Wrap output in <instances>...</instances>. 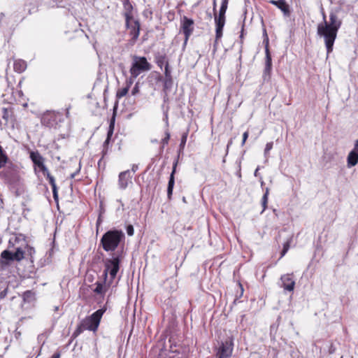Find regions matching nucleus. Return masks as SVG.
Segmentation results:
<instances>
[{"label": "nucleus", "mask_w": 358, "mask_h": 358, "mask_svg": "<svg viewBox=\"0 0 358 358\" xmlns=\"http://www.w3.org/2000/svg\"><path fill=\"white\" fill-rule=\"evenodd\" d=\"M20 248L12 252L8 250H3L0 255V275H8L10 268L14 266L15 262H20L24 258L23 252Z\"/></svg>", "instance_id": "nucleus-2"}, {"label": "nucleus", "mask_w": 358, "mask_h": 358, "mask_svg": "<svg viewBox=\"0 0 358 358\" xmlns=\"http://www.w3.org/2000/svg\"><path fill=\"white\" fill-rule=\"evenodd\" d=\"M129 86H126L125 87L120 90L117 93V96L119 98L124 96L129 92Z\"/></svg>", "instance_id": "nucleus-34"}, {"label": "nucleus", "mask_w": 358, "mask_h": 358, "mask_svg": "<svg viewBox=\"0 0 358 358\" xmlns=\"http://www.w3.org/2000/svg\"><path fill=\"white\" fill-rule=\"evenodd\" d=\"M165 135V137L162 139V144L164 145H167L169 143V141L170 139V133L169 132V131H166Z\"/></svg>", "instance_id": "nucleus-39"}, {"label": "nucleus", "mask_w": 358, "mask_h": 358, "mask_svg": "<svg viewBox=\"0 0 358 358\" xmlns=\"http://www.w3.org/2000/svg\"><path fill=\"white\" fill-rule=\"evenodd\" d=\"M8 292V285L4 282H0V299H3Z\"/></svg>", "instance_id": "nucleus-28"}, {"label": "nucleus", "mask_w": 358, "mask_h": 358, "mask_svg": "<svg viewBox=\"0 0 358 358\" xmlns=\"http://www.w3.org/2000/svg\"><path fill=\"white\" fill-rule=\"evenodd\" d=\"M80 164H79L78 169L74 173H72L71 174V178H74L76 177V176L80 172Z\"/></svg>", "instance_id": "nucleus-46"}, {"label": "nucleus", "mask_w": 358, "mask_h": 358, "mask_svg": "<svg viewBox=\"0 0 358 358\" xmlns=\"http://www.w3.org/2000/svg\"><path fill=\"white\" fill-rule=\"evenodd\" d=\"M176 163L173 166V171L171 173V176L169 177V182H168V187H167V196L169 199H171L172 194H173V189L175 184V178H174V174L176 171Z\"/></svg>", "instance_id": "nucleus-21"}, {"label": "nucleus", "mask_w": 358, "mask_h": 358, "mask_svg": "<svg viewBox=\"0 0 358 358\" xmlns=\"http://www.w3.org/2000/svg\"><path fill=\"white\" fill-rule=\"evenodd\" d=\"M111 138H106L105 141L103 142V150L102 151L103 156L102 158L104 157L105 155L107 153V146L108 145Z\"/></svg>", "instance_id": "nucleus-38"}, {"label": "nucleus", "mask_w": 358, "mask_h": 358, "mask_svg": "<svg viewBox=\"0 0 358 358\" xmlns=\"http://www.w3.org/2000/svg\"><path fill=\"white\" fill-rule=\"evenodd\" d=\"M273 148V142L267 143L264 149V155H266Z\"/></svg>", "instance_id": "nucleus-40"}, {"label": "nucleus", "mask_w": 358, "mask_h": 358, "mask_svg": "<svg viewBox=\"0 0 358 358\" xmlns=\"http://www.w3.org/2000/svg\"><path fill=\"white\" fill-rule=\"evenodd\" d=\"M110 284L109 282L107 283V280L104 282V277H103V280L97 281L95 283L96 287L94 289V292L97 294L104 295Z\"/></svg>", "instance_id": "nucleus-19"}, {"label": "nucleus", "mask_w": 358, "mask_h": 358, "mask_svg": "<svg viewBox=\"0 0 358 358\" xmlns=\"http://www.w3.org/2000/svg\"><path fill=\"white\" fill-rule=\"evenodd\" d=\"M279 286L283 288L285 292H292L294 289L295 280L292 273L282 275L280 278Z\"/></svg>", "instance_id": "nucleus-12"}, {"label": "nucleus", "mask_w": 358, "mask_h": 358, "mask_svg": "<svg viewBox=\"0 0 358 358\" xmlns=\"http://www.w3.org/2000/svg\"><path fill=\"white\" fill-rule=\"evenodd\" d=\"M5 15L1 13L0 14V28L1 27H3L4 26V23H5Z\"/></svg>", "instance_id": "nucleus-43"}, {"label": "nucleus", "mask_w": 358, "mask_h": 358, "mask_svg": "<svg viewBox=\"0 0 358 358\" xmlns=\"http://www.w3.org/2000/svg\"><path fill=\"white\" fill-rule=\"evenodd\" d=\"M8 161V157L0 145V169L5 166Z\"/></svg>", "instance_id": "nucleus-27"}, {"label": "nucleus", "mask_w": 358, "mask_h": 358, "mask_svg": "<svg viewBox=\"0 0 358 358\" xmlns=\"http://www.w3.org/2000/svg\"><path fill=\"white\" fill-rule=\"evenodd\" d=\"M84 330H87V329H86V328H84V326L83 325V322H80V323L78 325L77 328L75 329L72 336L74 338H76V337L78 336L80 334H82Z\"/></svg>", "instance_id": "nucleus-31"}, {"label": "nucleus", "mask_w": 358, "mask_h": 358, "mask_svg": "<svg viewBox=\"0 0 358 358\" xmlns=\"http://www.w3.org/2000/svg\"><path fill=\"white\" fill-rule=\"evenodd\" d=\"M132 176L129 170L121 172L118 176V187L120 189H125L129 184L131 183Z\"/></svg>", "instance_id": "nucleus-16"}, {"label": "nucleus", "mask_w": 358, "mask_h": 358, "mask_svg": "<svg viewBox=\"0 0 358 358\" xmlns=\"http://www.w3.org/2000/svg\"><path fill=\"white\" fill-rule=\"evenodd\" d=\"M43 175L46 176L47 180H48L50 185L52 187L53 198L55 200L57 201L58 199V192H57V187L56 185L55 179L54 176L50 175L48 169L47 170V172H45V174H43Z\"/></svg>", "instance_id": "nucleus-20"}, {"label": "nucleus", "mask_w": 358, "mask_h": 358, "mask_svg": "<svg viewBox=\"0 0 358 358\" xmlns=\"http://www.w3.org/2000/svg\"><path fill=\"white\" fill-rule=\"evenodd\" d=\"M187 133L186 132L182 135L180 143V149L184 148L186 141H187Z\"/></svg>", "instance_id": "nucleus-35"}, {"label": "nucleus", "mask_w": 358, "mask_h": 358, "mask_svg": "<svg viewBox=\"0 0 358 358\" xmlns=\"http://www.w3.org/2000/svg\"><path fill=\"white\" fill-rule=\"evenodd\" d=\"M155 59L156 64L160 69H162L164 65L165 66L166 65V64H169L167 57H166V54H164V53H160V52L156 53L155 55Z\"/></svg>", "instance_id": "nucleus-22"}, {"label": "nucleus", "mask_w": 358, "mask_h": 358, "mask_svg": "<svg viewBox=\"0 0 358 358\" xmlns=\"http://www.w3.org/2000/svg\"><path fill=\"white\" fill-rule=\"evenodd\" d=\"M162 110H163V113H164L163 120L165 122L166 127H169V115H168L169 107L165 106L164 105H162Z\"/></svg>", "instance_id": "nucleus-33"}, {"label": "nucleus", "mask_w": 358, "mask_h": 358, "mask_svg": "<svg viewBox=\"0 0 358 358\" xmlns=\"http://www.w3.org/2000/svg\"><path fill=\"white\" fill-rule=\"evenodd\" d=\"M268 3L280 9L284 16L289 17L290 15L291 11L289 6L285 0H269Z\"/></svg>", "instance_id": "nucleus-17"}, {"label": "nucleus", "mask_w": 358, "mask_h": 358, "mask_svg": "<svg viewBox=\"0 0 358 358\" xmlns=\"http://www.w3.org/2000/svg\"><path fill=\"white\" fill-rule=\"evenodd\" d=\"M229 0H222L219 14L215 13V38L220 39L222 36L223 28L225 24V13L227 9Z\"/></svg>", "instance_id": "nucleus-6"}, {"label": "nucleus", "mask_w": 358, "mask_h": 358, "mask_svg": "<svg viewBox=\"0 0 358 358\" xmlns=\"http://www.w3.org/2000/svg\"><path fill=\"white\" fill-rule=\"evenodd\" d=\"M259 169V167H257V168L256 169L255 171L254 175H255V177H258V176H259V173H258Z\"/></svg>", "instance_id": "nucleus-53"}, {"label": "nucleus", "mask_w": 358, "mask_h": 358, "mask_svg": "<svg viewBox=\"0 0 358 358\" xmlns=\"http://www.w3.org/2000/svg\"><path fill=\"white\" fill-rule=\"evenodd\" d=\"M269 194V189L266 187L265 189V192L262 198V213L267 208V203H268V196Z\"/></svg>", "instance_id": "nucleus-26"}, {"label": "nucleus", "mask_w": 358, "mask_h": 358, "mask_svg": "<svg viewBox=\"0 0 358 358\" xmlns=\"http://www.w3.org/2000/svg\"><path fill=\"white\" fill-rule=\"evenodd\" d=\"M244 21H245V20H243V22L242 27H241V35H240L241 38H243V34H244V26H245Z\"/></svg>", "instance_id": "nucleus-48"}, {"label": "nucleus", "mask_w": 358, "mask_h": 358, "mask_svg": "<svg viewBox=\"0 0 358 358\" xmlns=\"http://www.w3.org/2000/svg\"><path fill=\"white\" fill-rule=\"evenodd\" d=\"M23 299L24 301L31 302L34 299V293L31 291H26L23 294Z\"/></svg>", "instance_id": "nucleus-29"}, {"label": "nucleus", "mask_w": 358, "mask_h": 358, "mask_svg": "<svg viewBox=\"0 0 358 358\" xmlns=\"http://www.w3.org/2000/svg\"><path fill=\"white\" fill-rule=\"evenodd\" d=\"M158 80L163 81V83H164L163 90L164 91V92L166 94H167L169 92L171 91V90L173 87V80L172 78H163L162 76H159L158 78Z\"/></svg>", "instance_id": "nucleus-25"}, {"label": "nucleus", "mask_w": 358, "mask_h": 358, "mask_svg": "<svg viewBox=\"0 0 358 358\" xmlns=\"http://www.w3.org/2000/svg\"><path fill=\"white\" fill-rule=\"evenodd\" d=\"M126 17V26L127 28L130 29V35L131 36V38L134 41H136L138 36L140 33V24L138 21H134V24L129 25V20L131 19L130 15L128 13L125 15Z\"/></svg>", "instance_id": "nucleus-15"}, {"label": "nucleus", "mask_w": 358, "mask_h": 358, "mask_svg": "<svg viewBox=\"0 0 358 358\" xmlns=\"http://www.w3.org/2000/svg\"><path fill=\"white\" fill-rule=\"evenodd\" d=\"M13 69L15 72L22 73L27 69V63L22 59H16L13 63Z\"/></svg>", "instance_id": "nucleus-24"}, {"label": "nucleus", "mask_w": 358, "mask_h": 358, "mask_svg": "<svg viewBox=\"0 0 358 358\" xmlns=\"http://www.w3.org/2000/svg\"><path fill=\"white\" fill-rule=\"evenodd\" d=\"M217 358H221V357H217Z\"/></svg>", "instance_id": "nucleus-61"}, {"label": "nucleus", "mask_w": 358, "mask_h": 358, "mask_svg": "<svg viewBox=\"0 0 358 358\" xmlns=\"http://www.w3.org/2000/svg\"><path fill=\"white\" fill-rule=\"evenodd\" d=\"M79 0H52L57 8H64L71 11Z\"/></svg>", "instance_id": "nucleus-18"}, {"label": "nucleus", "mask_w": 358, "mask_h": 358, "mask_svg": "<svg viewBox=\"0 0 358 358\" xmlns=\"http://www.w3.org/2000/svg\"><path fill=\"white\" fill-rule=\"evenodd\" d=\"M138 170V166L136 164H133L131 167V171L135 173Z\"/></svg>", "instance_id": "nucleus-49"}, {"label": "nucleus", "mask_w": 358, "mask_h": 358, "mask_svg": "<svg viewBox=\"0 0 358 358\" xmlns=\"http://www.w3.org/2000/svg\"><path fill=\"white\" fill-rule=\"evenodd\" d=\"M101 160H102V158L99 159V162H98V165L100 166L101 164Z\"/></svg>", "instance_id": "nucleus-57"}, {"label": "nucleus", "mask_w": 358, "mask_h": 358, "mask_svg": "<svg viewBox=\"0 0 358 358\" xmlns=\"http://www.w3.org/2000/svg\"><path fill=\"white\" fill-rule=\"evenodd\" d=\"M272 72V58L269 48H266L265 52V64L263 71L262 78L264 82H269L271 78Z\"/></svg>", "instance_id": "nucleus-13"}, {"label": "nucleus", "mask_w": 358, "mask_h": 358, "mask_svg": "<svg viewBox=\"0 0 358 358\" xmlns=\"http://www.w3.org/2000/svg\"><path fill=\"white\" fill-rule=\"evenodd\" d=\"M114 124H115V115H113L110 120V122L109 128H108V130L107 132L106 138H111L113 134V130H114Z\"/></svg>", "instance_id": "nucleus-30"}, {"label": "nucleus", "mask_w": 358, "mask_h": 358, "mask_svg": "<svg viewBox=\"0 0 358 358\" xmlns=\"http://www.w3.org/2000/svg\"><path fill=\"white\" fill-rule=\"evenodd\" d=\"M127 233L129 236H131L134 235V227L131 225V224H129L127 227Z\"/></svg>", "instance_id": "nucleus-41"}, {"label": "nucleus", "mask_w": 358, "mask_h": 358, "mask_svg": "<svg viewBox=\"0 0 358 358\" xmlns=\"http://www.w3.org/2000/svg\"><path fill=\"white\" fill-rule=\"evenodd\" d=\"M8 244L10 248H13L14 251H16L17 248H20V250L23 252L24 258L29 259L31 263H34L35 249L28 245L26 236L24 234H18L10 238Z\"/></svg>", "instance_id": "nucleus-4"}, {"label": "nucleus", "mask_w": 358, "mask_h": 358, "mask_svg": "<svg viewBox=\"0 0 358 358\" xmlns=\"http://www.w3.org/2000/svg\"><path fill=\"white\" fill-rule=\"evenodd\" d=\"M292 241V238H290L289 240H287L285 243L283 244V249L281 251L280 257H282L285 255V254L287 252V251L289 249L290 247V243Z\"/></svg>", "instance_id": "nucleus-32"}, {"label": "nucleus", "mask_w": 358, "mask_h": 358, "mask_svg": "<svg viewBox=\"0 0 358 358\" xmlns=\"http://www.w3.org/2000/svg\"><path fill=\"white\" fill-rule=\"evenodd\" d=\"M138 92H139L138 83H136V85H134V87H133L132 90H131V94L132 95H136Z\"/></svg>", "instance_id": "nucleus-42"}, {"label": "nucleus", "mask_w": 358, "mask_h": 358, "mask_svg": "<svg viewBox=\"0 0 358 358\" xmlns=\"http://www.w3.org/2000/svg\"><path fill=\"white\" fill-rule=\"evenodd\" d=\"M263 35L264 36L263 43L265 45V49L266 48V47H267V48H268V37L266 29H264V30H263Z\"/></svg>", "instance_id": "nucleus-37"}, {"label": "nucleus", "mask_w": 358, "mask_h": 358, "mask_svg": "<svg viewBox=\"0 0 358 358\" xmlns=\"http://www.w3.org/2000/svg\"><path fill=\"white\" fill-rule=\"evenodd\" d=\"M151 69V64L145 57H133V62L129 72L133 78H137L142 72Z\"/></svg>", "instance_id": "nucleus-7"}, {"label": "nucleus", "mask_w": 358, "mask_h": 358, "mask_svg": "<svg viewBox=\"0 0 358 358\" xmlns=\"http://www.w3.org/2000/svg\"><path fill=\"white\" fill-rule=\"evenodd\" d=\"M239 286H240V287H241V293H243V287H242V285H241V283H239Z\"/></svg>", "instance_id": "nucleus-56"}, {"label": "nucleus", "mask_w": 358, "mask_h": 358, "mask_svg": "<svg viewBox=\"0 0 358 358\" xmlns=\"http://www.w3.org/2000/svg\"><path fill=\"white\" fill-rule=\"evenodd\" d=\"M249 133L248 131H245L243 134V141H242V145H244L248 137Z\"/></svg>", "instance_id": "nucleus-44"}, {"label": "nucleus", "mask_w": 358, "mask_h": 358, "mask_svg": "<svg viewBox=\"0 0 358 358\" xmlns=\"http://www.w3.org/2000/svg\"><path fill=\"white\" fill-rule=\"evenodd\" d=\"M136 78H133L131 76V77L127 80V86H129V87H131V85H132L133 82H134V79H135Z\"/></svg>", "instance_id": "nucleus-45"}, {"label": "nucleus", "mask_w": 358, "mask_h": 358, "mask_svg": "<svg viewBox=\"0 0 358 358\" xmlns=\"http://www.w3.org/2000/svg\"><path fill=\"white\" fill-rule=\"evenodd\" d=\"M213 11L215 13H216V6H217L216 0H213Z\"/></svg>", "instance_id": "nucleus-52"}, {"label": "nucleus", "mask_w": 358, "mask_h": 358, "mask_svg": "<svg viewBox=\"0 0 358 358\" xmlns=\"http://www.w3.org/2000/svg\"><path fill=\"white\" fill-rule=\"evenodd\" d=\"M106 310V308H100L93 313L90 316L83 319L81 322H83L84 328L94 332L96 331L99 326L101 319Z\"/></svg>", "instance_id": "nucleus-8"}, {"label": "nucleus", "mask_w": 358, "mask_h": 358, "mask_svg": "<svg viewBox=\"0 0 358 358\" xmlns=\"http://www.w3.org/2000/svg\"><path fill=\"white\" fill-rule=\"evenodd\" d=\"M358 163V153L351 150L347 157V166L352 168Z\"/></svg>", "instance_id": "nucleus-23"}, {"label": "nucleus", "mask_w": 358, "mask_h": 358, "mask_svg": "<svg viewBox=\"0 0 358 358\" xmlns=\"http://www.w3.org/2000/svg\"><path fill=\"white\" fill-rule=\"evenodd\" d=\"M352 150L358 153V139L355 141L354 148Z\"/></svg>", "instance_id": "nucleus-47"}, {"label": "nucleus", "mask_w": 358, "mask_h": 358, "mask_svg": "<svg viewBox=\"0 0 358 358\" xmlns=\"http://www.w3.org/2000/svg\"><path fill=\"white\" fill-rule=\"evenodd\" d=\"M122 255L114 253L111 258H106L103 260L104 270L102 276L104 277V282L107 280L108 275H110L109 283H112L115 278L120 265L122 261Z\"/></svg>", "instance_id": "nucleus-5"}, {"label": "nucleus", "mask_w": 358, "mask_h": 358, "mask_svg": "<svg viewBox=\"0 0 358 358\" xmlns=\"http://www.w3.org/2000/svg\"><path fill=\"white\" fill-rule=\"evenodd\" d=\"M164 78H172L169 64H166V65L164 66Z\"/></svg>", "instance_id": "nucleus-36"}, {"label": "nucleus", "mask_w": 358, "mask_h": 358, "mask_svg": "<svg viewBox=\"0 0 358 358\" xmlns=\"http://www.w3.org/2000/svg\"><path fill=\"white\" fill-rule=\"evenodd\" d=\"M170 358H174V357H170Z\"/></svg>", "instance_id": "nucleus-62"}, {"label": "nucleus", "mask_w": 358, "mask_h": 358, "mask_svg": "<svg viewBox=\"0 0 358 358\" xmlns=\"http://www.w3.org/2000/svg\"><path fill=\"white\" fill-rule=\"evenodd\" d=\"M124 238V234L122 230L110 229L102 236L100 244L106 252H114Z\"/></svg>", "instance_id": "nucleus-3"}, {"label": "nucleus", "mask_w": 358, "mask_h": 358, "mask_svg": "<svg viewBox=\"0 0 358 358\" xmlns=\"http://www.w3.org/2000/svg\"><path fill=\"white\" fill-rule=\"evenodd\" d=\"M342 24L341 20L334 12L329 14V22L319 23L317 34L324 40L327 56L333 51L334 44L337 33Z\"/></svg>", "instance_id": "nucleus-1"}, {"label": "nucleus", "mask_w": 358, "mask_h": 358, "mask_svg": "<svg viewBox=\"0 0 358 358\" xmlns=\"http://www.w3.org/2000/svg\"><path fill=\"white\" fill-rule=\"evenodd\" d=\"M322 19H323V22H327V20H326L325 13L324 12L323 10H322Z\"/></svg>", "instance_id": "nucleus-51"}, {"label": "nucleus", "mask_w": 358, "mask_h": 358, "mask_svg": "<svg viewBox=\"0 0 358 358\" xmlns=\"http://www.w3.org/2000/svg\"><path fill=\"white\" fill-rule=\"evenodd\" d=\"M63 120V115L61 113L49 110L44 113L41 118L42 125L50 129H57L58 124Z\"/></svg>", "instance_id": "nucleus-9"}, {"label": "nucleus", "mask_w": 358, "mask_h": 358, "mask_svg": "<svg viewBox=\"0 0 358 358\" xmlns=\"http://www.w3.org/2000/svg\"><path fill=\"white\" fill-rule=\"evenodd\" d=\"M59 310V307H58V306H55V311H57V310Z\"/></svg>", "instance_id": "nucleus-58"}, {"label": "nucleus", "mask_w": 358, "mask_h": 358, "mask_svg": "<svg viewBox=\"0 0 358 358\" xmlns=\"http://www.w3.org/2000/svg\"><path fill=\"white\" fill-rule=\"evenodd\" d=\"M234 343L231 338L222 342L217 352V357L221 358H229L233 352Z\"/></svg>", "instance_id": "nucleus-11"}, {"label": "nucleus", "mask_w": 358, "mask_h": 358, "mask_svg": "<svg viewBox=\"0 0 358 358\" xmlns=\"http://www.w3.org/2000/svg\"><path fill=\"white\" fill-rule=\"evenodd\" d=\"M329 352H330V353H333V352H334V349L330 350H329Z\"/></svg>", "instance_id": "nucleus-59"}, {"label": "nucleus", "mask_w": 358, "mask_h": 358, "mask_svg": "<svg viewBox=\"0 0 358 358\" xmlns=\"http://www.w3.org/2000/svg\"><path fill=\"white\" fill-rule=\"evenodd\" d=\"M60 356L61 355L59 352H56L54 355H52L50 358H60Z\"/></svg>", "instance_id": "nucleus-50"}, {"label": "nucleus", "mask_w": 358, "mask_h": 358, "mask_svg": "<svg viewBox=\"0 0 358 358\" xmlns=\"http://www.w3.org/2000/svg\"><path fill=\"white\" fill-rule=\"evenodd\" d=\"M101 222V217H99V218H98V220H97V221H96V225L100 224Z\"/></svg>", "instance_id": "nucleus-55"}, {"label": "nucleus", "mask_w": 358, "mask_h": 358, "mask_svg": "<svg viewBox=\"0 0 358 358\" xmlns=\"http://www.w3.org/2000/svg\"><path fill=\"white\" fill-rule=\"evenodd\" d=\"M329 352H330V353H333V352H334V349L330 350H329Z\"/></svg>", "instance_id": "nucleus-60"}, {"label": "nucleus", "mask_w": 358, "mask_h": 358, "mask_svg": "<svg viewBox=\"0 0 358 358\" xmlns=\"http://www.w3.org/2000/svg\"><path fill=\"white\" fill-rule=\"evenodd\" d=\"M259 181H260V183H261V186L262 187L264 185V180L262 179V177H260Z\"/></svg>", "instance_id": "nucleus-54"}, {"label": "nucleus", "mask_w": 358, "mask_h": 358, "mask_svg": "<svg viewBox=\"0 0 358 358\" xmlns=\"http://www.w3.org/2000/svg\"><path fill=\"white\" fill-rule=\"evenodd\" d=\"M30 159L34 164L35 167H38L40 171L43 172V174H45L47 172L48 168L45 166L44 164V158L38 151H31L30 152Z\"/></svg>", "instance_id": "nucleus-14"}, {"label": "nucleus", "mask_w": 358, "mask_h": 358, "mask_svg": "<svg viewBox=\"0 0 358 358\" xmlns=\"http://www.w3.org/2000/svg\"><path fill=\"white\" fill-rule=\"evenodd\" d=\"M194 20L188 18L187 16H183L180 20V29L185 36L184 45H186L190 36L194 31Z\"/></svg>", "instance_id": "nucleus-10"}]
</instances>
